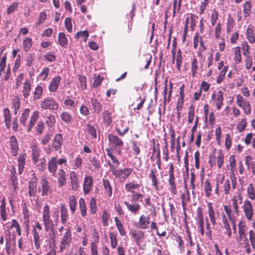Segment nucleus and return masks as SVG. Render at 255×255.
<instances>
[{
	"instance_id": "nucleus-1",
	"label": "nucleus",
	"mask_w": 255,
	"mask_h": 255,
	"mask_svg": "<svg viewBox=\"0 0 255 255\" xmlns=\"http://www.w3.org/2000/svg\"><path fill=\"white\" fill-rule=\"evenodd\" d=\"M42 222L44 224L45 230L49 232L48 235L51 241H54L55 236L53 231V221L51 219L50 215V207L48 205H45L43 208L42 212Z\"/></svg>"
},
{
	"instance_id": "nucleus-2",
	"label": "nucleus",
	"mask_w": 255,
	"mask_h": 255,
	"mask_svg": "<svg viewBox=\"0 0 255 255\" xmlns=\"http://www.w3.org/2000/svg\"><path fill=\"white\" fill-rule=\"evenodd\" d=\"M110 169L115 177L121 182H124L126 179L129 177L133 172V168L125 167L124 168H116V167L108 162Z\"/></svg>"
},
{
	"instance_id": "nucleus-3",
	"label": "nucleus",
	"mask_w": 255,
	"mask_h": 255,
	"mask_svg": "<svg viewBox=\"0 0 255 255\" xmlns=\"http://www.w3.org/2000/svg\"><path fill=\"white\" fill-rule=\"evenodd\" d=\"M140 184L133 182H129L125 184V189L127 192L131 193L130 197L131 202H142L143 194L138 192Z\"/></svg>"
},
{
	"instance_id": "nucleus-4",
	"label": "nucleus",
	"mask_w": 255,
	"mask_h": 255,
	"mask_svg": "<svg viewBox=\"0 0 255 255\" xmlns=\"http://www.w3.org/2000/svg\"><path fill=\"white\" fill-rule=\"evenodd\" d=\"M109 145L117 154H120L124 145L122 140L116 135L111 133L108 135Z\"/></svg>"
},
{
	"instance_id": "nucleus-5",
	"label": "nucleus",
	"mask_w": 255,
	"mask_h": 255,
	"mask_svg": "<svg viewBox=\"0 0 255 255\" xmlns=\"http://www.w3.org/2000/svg\"><path fill=\"white\" fill-rule=\"evenodd\" d=\"M40 107L42 110L56 111L59 105L52 98L47 97L40 102Z\"/></svg>"
},
{
	"instance_id": "nucleus-6",
	"label": "nucleus",
	"mask_w": 255,
	"mask_h": 255,
	"mask_svg": "<svg viewBox=\"0 0 255 255\" xmlns=\"http://www.w3.org/2000/svg\"><path fill=\"white\" fill-rule=\"evenodd\" d=\"M43 227L38 221L35 222V224L33 227L32 234L33 235V241L35 248L38 250L40 248V233L42 231Z\"/></svg>"
},
{
	"instance_id": "nucleus-7",
	"label": "nucleus",
	"mask_w": 255,
	"mask_h": 255,
	"mask_svg": "<svg viewBox=\"0 0 255 255\" xmlns=\"http://www.w3.org/2000/svg\"><path fill=\"white\" fill-rule=\"evenodd\" d=\"M71 241L72 234L70 228L69 227L65 229V232L64 233L60 242V251L62 252L65 249L69 248L70 247Z\"/></svg>"
},
{
	"instance_id": "nucleus-8",
	"label": "nucleus",
	"mask_w": 255,
	"mask_h": 255,
	"mask_svg": "<svg viewBox=\"0 0 255 255\" xmlns=\"http://www.w3.org/2000/svg\"><path fill=\"white\" fill-rule=\"evenodd\" d=\"M220 184H223L224 192L226 195L229 193L230 189V181L229 179H225V177L223 176L220 180H217L216 183V188L215 189V192L217 195H220Z\"/></svg>"
},
{
	"instance_id": "nucleus-9",
	"label": "nucleus",
	"mask_w": 255,
	"mask_h": 255,
	"mask_svg": "<svg viewBox=\"0 0 255 255\" xmlns=\"http://www.w3.org/2000/svg\"><path fill=\"white\" fill-rule=\"evenodd\" d=\"M242 209L244 215L248 221H251L253 219L254 211L252 203L248 200H246L243 203Z\"/></svg>"
},
{
	"instance_id": "nucleus-10",
	"label": "nucleus",
	"mask_w": 255,
	"mask_h": 255,
	"mask_svg": "<svg viewBox=\"0 0 255 255\" xmlns=\"http://www.w3.org/2000/svg\"><path fill=\"white\" fill-rule=\"evenodd\" d=\"M129 235L135 242L138 246H140L145 239V235L143 231L131 229L129 231Z\"/></svg>"
},
{
	"instance_id": "nucleus-11",
	"label": "nucleus",
	"mask_w": 255,
	"mask_h": 255,
	"mask_svg": "<svg viewBox=\"0 0 255 255\" xmlns=\"http://www.w3.org/2000/svg\"><path fill=\"white\" fill-rule=\"evenodd\" d=\"M246 226L242 222L239 224V242L240 244L244 246L249 245V241L246 234Z\"/></svg>"
},
{
	"instance_id": "nucleus-12",
	"label": "nucleus",
	"mask_w": 255,
	"mask_h": 255,
	"mask_svg": "<svg viewBox=\"0 0 255 255\" xmlns=\"http://www.w3.org/2000/svg\"><path fill=\"white\" fill-rule=\"evenodd\" d=\"M224 155L222 150H219L218 152V156L215 157L214 155H210L209 156V162L211 167L215 165L216 164V162L218 165V167L219 168H221L223 165L224 163Z\"/></svg>"
},
{
	"instance_id": "nucleus-13",
	"label": "nucleus",
	"mask_w": 255,
	"mask_h": 255,
	"mask_svg": "<svg viewBox=\"0 0 255 255\" xmlns=\"http://www.w3.org/2000/svg\"><path fill=\"white\" fill-rule=\"evenodd\" d=\"M40 184L41 187L39 188L38 190L41 192V195L44 197L50 194L51 193L50 186L48 180L45 177L42 176L41 177Z\"/></svg>"
},
{
	"instance_id": "nucleus-14",
	"label": "nucleus",
	"mask_w": 255,
	"mask_h": 255,
	"mask_svg": "<svg viewBox=\"0 0 255 255\" xmlns=\"http://www.w3.org/2000/svg\"><path fill=\"white\" fill-rule=\"evenodd\" d=\"M150 224V216L142 214L139 218L137 227L140 229L146 230L149 228Z\"/></svg>"
},
{
	"instance_id": "nucleus-15",
	"label": "nucleus",
	"mask_w": 255,
	"mask_h": 255,
	"mask_svg": "<svg viewBox=\"0 0 255 255\" xmlns=\"http://www.w3.org/2000/svg\"><path fill=\"white\" fill-rule=\"evenodd\" d=\"M223 94L221 91H219L218 92L213 94L211 96V99L216 105L218 110L221 109L222 106L223 104Z\"/></svg>"
},
{
	"instance_id": "nucleus-16",
	"label": "nucleus",
	"mask_w": 255,
	"mask_h": 255,
	"mask_svg": "<svg viewBox=\"0 0 255 255\" xmlns=\"http://www.w3.org/2000/svg\"><path fill=\"white\" fill-rule=\"evenodd\" d=\"M93 179L91 176L86 175L84 177L83 185V192L85 195L90 193L93 186Z\"/></svg>"
},
{
	"instance_id": "nucleus-17",
	"label": "nucleus",
	"mask_w": 255,
	"mask_h": 255,
	"mask_svg": "<svg viewBox=\"0 0 255 255\" xmlns=\"http://www.w3.org/2000/svg\"><path fill=\"white\" fill-rule=\"evenodd\" d=\"M9 144L11 149L12 155L16 156L18 154L19 146L17 140L14 135H11L9 137Z\"/></svg>"
},
{
	"instance_id": "nucleus-18",
	"label": "nucleus",
	"mask_w": 255,
	"mask_h": 255,
	"mask_svg": "<svg viewBox=\"0 0 255 255\" xmlns=\"http://www.w3.org/2000/svg\"><path fill=\"white\" fill-rule=\"evenodd\" d=\"M57 169V157H53L48 162V170L52 176L55 177Z\"/></svg>"
},
{
	"instance_id": "nucleus-19",
	"label": "nucleus",
	"mask_w": 255,
	"mask_h": 255,
	"mask_svg": "<svg viewBox=\"0 0 255 255\" xmlns=\"http://www.w3.org/2000/svg\"><path fill=\"white\" fill-rule=\"evenodd\" d=\"M37 181V178L34 176L31 180L29 182L28 194L30 197H35L36 195Z\"/></svg>"
},
{
	"instance_id": "nucleus-20",
	"label": "nucleus",
	"mask_w": 255,
	"mask_h": 255,
	"mask_svg": "<svg viewBox=\"0 0 255 255\" xmlns=\"http://www.w3.org/2000/svg\"><path fill=\"white\" fill-rule=\"evenodd\" d=\"M90 103L93 110V112L97 114H99L101 113L103 110V106L102 103L95 98L90 99Z\"/></svg>"
},
{
	"instance_id": "nucleus-21",
	"label": "nucleus",
	"mask_w": 255,
	"mask_h": 255,
	"mask_svg": "<svg viewBox=\"0 0 255 255\" xmlns=\"http://www.w3.org/2000/svg\"><path fill=\"white\" fill-rule=\"evenodd\" d=\"M61 77L60 76L54 77L50 82L48 89L51 92H55L58 89Z\"/></svg>"
},
{
	"instance_id": "nucleus-22",
	"label": "nucleus",
	"mask_w": 255,
	"mask_h": 255,
	"mask_svg": "<svg viewBox=\"0 0 255 255\" xmlns=\"http://www.w3.org/2000/svg\"><path fill=\"white\" fill-rule=\"evenodd\" d=\"M70 179L72 189L73 191H76L78 188L79 182L77 173L74 171L70 172Z\"/></svg>"
},
{
	"instance_id": "nucleus-23",
	"label": "nucleus",
	"mask_w": 255,
	"mask_h": 255,
	"mask_svg": "<svg viewBox=\"0 0 255 255\" xmlns=\"http://www.w3.org/2000/svg\"><path fill=\"white\" fill-rule=\"evenodd\" d=\"M39 112L38 111H35L32 113L30 117V120L28 123L27 129V132L30 131L33 128L34 126L36 123L37 119L39 118Z\"/></svg>"
},
{
	"instance_id": "nucleus-24",
	"label": "nucleus",
	"mask_w": 255,
	"mask_h": 255,
	"mask_svg": "<svg viewBox=\"0 0 255 255\" xmlns=\"http://www.w3.org/2000/svg\"><path fill=\"white\" fill-rule=\"evenodd\" d=\"M124 204L128 211L134 214L138 212L140 208V205L135 202H131L130 203L129 202L125 201Z\"/></svg>"
},
{
	"instance_id": "nucleus-25",
	"label": "nucleus",
	"mask_w": 255,
	"mask_h": 255,
	"mask_svg": "<svg viewBox=\"0 0 255 255\" xmlns=\"http://www.w3.org/2000/svg\"><path fill=\"white\" fill-rule=\"evenodd\" d=\"M63 137L60 133L56 134L52 142V147L55 151L59 150L61 147L63 142Z\"/></svg>"
},
{
	"instance_id": "nucleus-26",
	"label": "nucleus",
	"mask_w": 255,
	"mask_h": 255,
	"mask_svg": "<svg viewBox=\"0 0 255 255\" xmlns=\"http://www.w3.org/2000/svg\"><path fill=\"white\" fill-rule=\"evenodd\" d=\"M30 83V80L26 79L23 83L22 94L24 98H27L30 95L31 89Z\"/></svg>"
},
{
	"instance_id": "nucleus-27",
	"label": "nucleus",
	"mask_w": 255,
	"mask_h": 255,
	"mask_svg": "<svg viewBox=\"0 0 255 255\" xmlns=\"http://www.w3.org/2000/svg\"><path fill=\"white\" fill-rule=\"evenodd\" d=\"M2 224L3 226H5L6 228L8 229L9 230H11L13 228H15L16 230V232L18 234V236H21V229L20 225L18 222L15 220L12 219L11 220V222L10 223L9 225L6 226V224H4L3 222H2Z\"/></svg>"
},
{
	"instance_id": "nucleus-28",
	"label": "nucleus",
	"mask_w": 255,
	"mask_h": 255,
	"mask_svg": "<svg viewBox=\"0 0 255 255\" xmlns=\"http://www.w3.org/2000/svg\"><path fill=\"white\" fill-rule=\"evenodd\" d=\"M57 180L59 187L63 186L66 181V172L62 169H59L57 172Z\"/></svg>"
},
{
	"instance_id": "nucleus-29",
	"label": "nucleus",
	"mask_w": 255,
	"mask_h": 255,
	"mask_svg": "<svg viewBox=\"0 0 255 255\" xmlns=\"http://www.w3.org/2000/svg\"><path fill=\"white\" fill-rule=\"evenodd\" d=\"M4 122L7 128L9 129L11 127V114L10 110L5 108L3 110Z\"/></svg>"
},
{
	"instance_id": "nucleus-30",
	"label": "nucleus",
	"mask_w": 255,
	"mask_h": 255,
	"mask_svg": "<svg viewBox=\"0 0 255 255\" xmlns=\"http://www.w3.org/2000/svg\"><path fill=\"white\" fill-rule=\"evenodd\" d=\"M18 171L19 174H21L23 171L25 163V154L21 153L17 158Z\"/></svg>"
},
{
	"instance_id": "nucleus-31",
	"label": "nucleus",
	"mask_w": 255,
	"mask_h": 255,
	"mask_svg": "<svg viewBox=\"0 0 255 255\" xmlns=\"http://www.w3.org/2000/svg\"><path fill=\"white\" fill-rule=\"evenodd\" d=\"M68 210L64 204L60 206V217L62 223L64 225L68 220Z\"/></svg>"
},
{
	"instance_id": "nucleus-32",
	"label": "nucleus",
	"mask_w": 255,
	"mask_h": 255,
	"mask_svg": "<svg viewBox=\"0 0 255 255\" xmlns=\"http://www.w3.org/2000/svg\"><path fill=\"white\" fill-rule=\"evenodd\" d=\"M224 209L226 213V215L228 217V218L231 221V222L233 224V228L235 229V215L231 209V208L227 205L224 206Z\"/></svg>"
},
{
	"instance_id": "nucleus-33",
	"label": "nucleus",
	"mask_w": 255,
	"mask_h": 255,
	"mask_svg": "<svg viewBox=\"0 0 255 255\" xmlns=\"http://www.w3.org/2000/svg\"><path fill=\"white\" fill-rule=\"evenodd\" d=\"M252 3L250 0H246L243 5V13L246 19L251 14Z\"/></svg>"
},
{
	"instance_id": "nucleus-34",
	"label": "nucleus",
	"mask_w": 255,
	"mask_h": 255,
	"mask_svg": "<svg viewBox=\"0 0 255 255\" xmlns=\"http://www.w3.org/2000/svg\"><path fill=\"white\" fill-rule=\"evenodd\" d=\"M6 203L4 199L1 201V205L0 206V218L1 222H5L7 219V215L6 211Z\"/></svg>"
},
{
	"instance_id": "nucleus-35",
	"label": "nucleus",
	"mask_w": 255,
	"mask_h": 255,
	"mask_svg": "<svg viewBox=\"0 0 255 255\" xmlns=\"http://www.w3.org/2000/svg\"><path fill=\"white\" fill-rule=\"evenodd\" d=\"M30 114V110L29 109H24L19 118V123L21 125H22L23 126L25 127L26 125V122L28 119V118Z\"/></svg>"
},
{
	"instance_id": "nucleus-36",
	"label": "nucleus",
	"mask_w": 255,
	"mask_h": 255,
	"mask_svg": "<svg viewBox=\"0 0 255 255\" xmlns=\"http://www.w3.org/2000/svg\"><path fill=\"white\" fill-rule=\"evenodd\" d=\"M168 182V190L170 191L172 195H175L177 194L176 186L175 184V178H169Z\"/></svg>"
},
{
	"instance_id": "nucleus-37",
	"label": "nucleus",
	"mask_w": 255,
	"mask_h": 255,
	"mask_svg": "<svg viewBox=\"0 0 255 255\" xmlns=\"http://www.w3.org/2000/svg\"><path fill=\"white\" fill-rule=\"evenodd\" d=\"M62 121L66 124H70L73 121V117L68 112H62L60 115Z\"/></svg>"
},
{
	"instance_id": "nucleus-38",
	"label": "nucleus",
	"mask_w": 255,
	"mask_h": 255,
	"mask_svg": "<svg viewBox=\"0 0 255 255\" xmlns=\"http://www.w3.org/2000/svg\"><path fill=\"white\" fill-rule=\"evenodd\" d=\"M234 60L235 64H239L242 60V56L241 52V47L237 46L234 48Z\"/></svg>"
},
{
	"instance_id": "nucleus-39",
	"label": "nucleus",
	"mask_w": 255,
	"mask_h": 255,
	"mask_svg": "<svg viewBox=\"0 0 255 255\" xmlns=\"http://www.w3.org/2000/svg\"><path fill=\"white\" fill-rule=\"evenodd\" d=\"M246 38L251 43L255 42V37L254 35V31L252 28L248 27L246 32Z\"/></svg>"
},
{
	"instance_id": "nucleus-40",
	"label": "nucleus",
	"mask_w": 255,
	"mask_h": 255,
	"mask_svg": "<svg viewBox=\"0 0 255 255\" xmlns=\"http://www.w3.org/2000/svg\"><path fill=\"white\" fill-rule=\"evenodd\" d=\"M58 43L61 46L65 48L68 46V39L63 32H60L58 34Z\"/></svg>"
},
{
	"instance_id": "nucleus-41",
	"label": "nucleus",
	"mask_w": 255,
	"mask_h": 255,
	"mask_svg": "<svg viewBox=\"0 0 255 255\" xmlns=\"http://www.w3.org/2000/svg\"><path fill=\"white\" fill-rule=\"evenodd\" d=\"M246 164L252 170V173L255 175V161H252V157L251 156H247L245 159Z\"/></svg>"
},
{
	"instance_id": "nucleus-42",
	"label": "nucleus",
	"mask_w": 255,
	"mask_h": 255,
	"mask_svg": "<svg viewBox=\"0 0 255 255\" xmlns=\"http://www.w3.org/2000/svg\"><path fill=\"white\" fill-rule=\"evenodd\" d=\"M79 204L81 216L84 218L87 215V208L85 200L83 198H80L79 200Z\"/></svg>"
},
{
	"instance_id": "nucleus-43",
	"label": "nucleus",
	"mask_w": 255,
	"mask_h": 255,
	"mask_svg": "<svg viewBox=\"0 0 255 255\" xmlns=\"http://www.w3.org/2000/svg\"><path fill=\"white\" fill-rule=\"evenodd\" d=\"M77 204V199L74 195H71L69 198V205L70 211L72 214H74L76 211Z\"/></svg>"
},
{
	"instance_id": "nucleus-44",
	"label": "nucleus",
	"mask_w": 255,
	"mask_h": 255,
	"mask_svg": "<svg viewBox=\"0 0 255 255\" xmlns=\"http://www.w3.org/2000/svg\"><path fill=\"white\" fill-rule=\"evenodd\" d=\"M32 40L31 38H25L22 42V46L24 51L28 52L30 50L32 47Z\"/></svg>"
},
{
	"instance_id": "nucleus-45",
	"label": "nucleus",
	"mask_w": 255,
	"mask_h": 255,
	"mask_svg": "<svg viewBox=\"0 0 255 255\" xmlns=\"http://www.w3.org/2000/svg\"><path fill=\"white\" fill-rule=\"evenodd\" d=\"M43 93V88L40 85H37L34 89V91L33 92V99L34 100H37L41 98L42 95Z\"/></svg>"
},
{
	"instance_id": "nucleus-46",
	"label": "nucleus",
	"mask_w": 255,
	"mask_h": 255,
	"mask_svg": "<svg viewBox=\"0 0 255 255\" xmlns=\"http://www.w3.org/2000/svg\"><path fill=\"white\" fill-rule=\"evenodd\" d=\"M103 185L106 191L107 195L110 197L112 195V188L110 181L105 179L103 180Z\"/></svg>"
},
{
	"instance_id": "nucleus-47",
	"label": "nucleus",
	"mask_w": 255,
	"mask_h": 255,
	"mask_svg": "<svg viewBox=\"0 0 255 255\" xmlns=\"http://www.w3.org/2000/svg\"><path fill=\"white\" fill-rule=\"evenodd\" d=\"M114 221L120 234L122 236H125L126 235V233L121 221L117 217L114 218Z\"/></svg>"
},
{
	"instance_id": "nucleus-48",
	"label": "nucleus",
	"mask_w": 255,
	"mask_h": 255,
	"mask_svg": "<svg viewBox=\"0 0 255 255\" xmlns=\"http://www.w3.org/2000/svg\"><path fill=\"white\" fill-rule=\"evenodd\" d=\"M10 181L11 184L12 185V190L13 191H16L17 187V178L16 176L15 169H13V171H11V176H10Z\"/></svg>"
},
{
	"instance_id": "nucleus-49",
	"label": "nucleus",
	"mask_w": 255,
	"mask_h": 255,
	"mask_svg": "<svg viewBox=\"0 0 255 255\" xmlns=\"http://www.w3.org/2000/svg\"><path fill=\"white\" fill-rule=\"evenodd\" d=\"M45 123L48 127H52L56 123L55 116L53 114H49L45 118Z\"/></svg>"
},
{
	"instance_id": "nucleus-50",
	"label": "nucleus",
	"mask_w": 255,
	"mask_h": 255,
	"mask_svg": "<svg viewBox=\"0 0 255 255\" xmlns=\"http://www.w3.org/2000/svg\"><path fill=\"white\" fill-rule=\"evenodd\" d=\"M102 119L103 122L107 125H109L112 121L111 114L107 110L104 111L102 113Z\"/></svg>"
},
{
	"instance_id": "nucleus-51",
	"label": "nucleus",
	"mask_w": 255,
	"mask_h": 255,
	"mask_svg": "<svg viewBox=\"0 0 255 255\" xmlns=\"http://www.w3.org/2000/svg\"><path fill=\"white\" fill-rule=\"evenodd\" d=\"M204 190L207 197H210L211 195L212 188L211 184L208 180H206L204 183Z\"/></svg>"
},
{
	"instance_id": "nucleus-52",
	"label": "nucleus",
	"mask_w": 255,
	"mask_h": 255,
	"mask_svg": "<svg viewBox=\"0 0 255 255\" xmlns=\"http://www.w3.org/2000/svg\"><path fill=\"white\" fill-rule=\"evenodd\" d=\"M106 151L107 152V155L111 159L113 162L114 163V164L113 165L116 166V168H118L120 165V162L119 160L112 154L110 149L107 148Z\"/></svg>"
},
{
	"instance_id": "nucleus-53",
	"label": "nucleus",
	"mask_w": 255,
	"mask_h": 255,
	"mask_svg": "<svg viewBox=\"0 0 255 255\" xmlns=\"http://www.w3.org/2000/svg\"><path fill=\"white\" fill-rule=\"evenodd\" d=\"M182 63V57L181 56V51L179 49L177 51L176 58V64L177 69L180 70V67Z\"/></svg>"
},
{
	"instance_id": "nucleus-54",
	"label": "nucleus",
	"mask_w": 255,
	"mask_h": 255,
	"mask_svg": "<svg viewBox=\"0 0 255 255\" xmlns=\"http://www.w3.org/2000/svg\"><path fill=\"white\" fill-rule=\"evenodd\" d=\"M80 113L82 116L87 117L90 115L89 108L85 104H82L79 109Z\"/></svg>"
},
{
	"instance_id": "nucleus-55",
	"label": "nucleus",
	"mask_w": 255,
	"mask_h": 255,
	"mask_svg": "<svg viewBox=\"0 0 255 255\" xmlns=\"http://www.w3.org/2000/svg\"><path fill=\"white\" fill-rule=\"evenodd\" d=\"M239 107L242 108L246 114L249 115L251 113V105L248 101L244 102V103L242 104V106H240Z\"/></svg>"
},
{
	"instance_id": "nucleus-56",
	"label": "nucleus",
	"mask_w": 255,
	"mask_h": 255,
	"mask_svg": "<svg viewBox=\"0 0 255 255\" xmlns=\"http://www.w3.org/2000/svg\"><path fill=\"white\" fill-rule=\"evenodd\" d=\"M86 130L88 134H90L93 138H96L97 132L95 128L93 126L88 125L87 126Z\"/></svg>"
},
{
	"instance_id": "nucleus-57",
	"label": "nucleus",
	"mask_w": 255,
	"mask_h": 255,
	"mask_svg": "<svg viewBox=\"0 0 255 255\" xmlns=\"http://www.w3.org/2000/svg\"><path fill=\"white\" fill-rule=\"evenodd\" d=\"M149 178L151 180L152 185L157 189L158 187V180L153 169H151L150 171Z\"/></svg>"
},
{
	"instance_id": "nucleus-58",
	"label": "nucleus",
	"mask_w": 255,
	"mask_h": 255,
	"mask_svg": "<svg viewBox=\"0 0 255 255\" xmlns=\"http://www.w3.org/2000/svg\"><path fill=\"white\" fill-rule=\"evenodd\" d=\"M64 104L68 108H75L76 109L77 103L72 99H66L64 101Z\"/></svg>"
},
{
	"instance_id": "nucleus-59",
	"label": "nucleus",
	"mask_w": 255,
	"mask_h": 255,
	"mask_svg": "<svg viewBox=\"0 0 255 255\" xmlns=\"http://www.w3.org/2000/svg\"><path fill=\"white\" fill-rule=\"evenodd\" d=\"M197 225L201 236L203 237L205 235L204 219L197 220Z\"/></svg>"
},
{
	"instance_id": "nucleus-60",
	"label": "nucleus",
	"mask_w": 255,
	"mask_h": 255,
	"mask_svg": "<svg viewBox=\"0 0 255 255\" xmlns=\"http://www.w3.org/2000/svg\"><path fill=\"white\" fill-rule=\"evenodd\" d=\"M79 81L80 84V87L82 90L87 89V79L85 76L80 75L79 76Z\"/></svg>"
},
{
	"instance_id": "nucleus-61",
	"label": "nucleus",
	"mask_w": 255,
	"mask_h": 255,
	"mask_svg": "<svg viewBox=\"0 0 255 255\" xmlns=\"http://www.w3.org/2000/svg\"><path fill=\"white\" fill-rule=\"evenodd\" d=\"M242 48L243 52V54L246 57L250 56V51H249V45L247 43L246 41H244L242 43Z\"/></svg>"
},
{
	"instance_id": "nucleus-62",
	"label": "nucleus",
	"mask_w": 255,
	"mask_h": 255,
	"mask_svg": "<svg viewBox=\"0 0 255 255\" xmlns=\"http://www.w3.org/2000/svg\"><path fill=\"white\" fill-rule=\"evenodd\" d=\"M207 207H208V212L209 214V216L210 219L216 218L215 215V211L214 210L212 204L211 202L207 203Z\"/></svg>"
},
{
	"instance_id": "nucleus-63",
	"label": "nucleus",
	"mask_w": 255,
	"mask_h": 255,
	"mask_svg": "<svg viewBox=\"0 0 255 255\" xmlns=\"http://www.w3.org/2000/svg\"><path fill=\"white\" fill-rule=\"evenodd\" d=\"M247 192L251 199L254 200L255 199L254 188L252 184H250L248 187Z\"/></svg>"
},
{
	"instance_id": "nucleus-64",
	"label": "nucleus",
	"mask_w": 255,
	"mask_h": 255,
	"mask_svg": "<svg viewBox=\"0 0 255 255\" xmlns=\"http://www.w3.org/2000/svg\"><path fill=\"white\" fill-rule=\"evenodd\" d=\"M18 3L17 2H14L12 3L7 9L6 12L8 14H10L15 11L18 7Z\"/></svg>"
}]
</instances>
